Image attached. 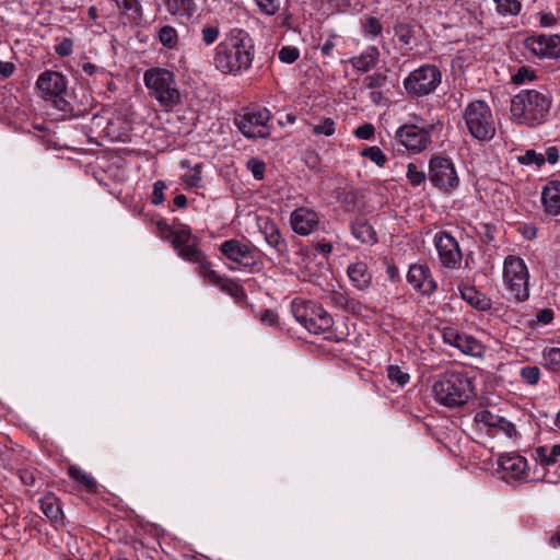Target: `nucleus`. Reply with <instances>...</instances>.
<instances>
[{"mask_svg":"<svg viewBox=\"0 0 560 560\" xmlns=\"http://www.w3.org/2000/svg\"><path fill=\"white\" fill-rule=\"evenodd\" d=\"M219 252L230 271L257 272L262 267L259 249L249 241L230 238L219 245Z\"/></svg>","mask_w":560,"mask_h":560,"instance_id":"obj_4","label":"nucleus"},{"mask_svg":"<svg viewBox=\"0 0 560 560\" xmlns=\"http://www.w3.org/2000/svg\"><path fill=\"white\" fill-rule=\"evenodd\" d=\"M347 299H348V295L346 293L340 292V291H335V290L329 292V294L327 295L328 302L332 306L339 307L341 310H343Z\"/></svg>","mask_w":560,"mask_h":560,"instance_id":"obj_57","label":"nucleus"},{"mask_svg":"<svg viewBox=\"0 0 560 560\" xmlns=\"http://www.w3.org/2000/svg\"><path fill=\"white\" fill-rule=\"evenodd\" d=\"M202 164L198 163L194 167H191L190 173L185 174L180 177L182 184L185 186V188H200L202 187V177H201V170Z\"/></svg>","mask_w":560,"mask_h":560,"instance_id":"obj_33","label":"nucleus"},{"mask_svg":"<svg viewBox=\"0 0 560 560\" xmlns=\"http://www.w3.org/2000/svg\"><path fill=\"white\" fill-rule=\"evenodd\" d=\"M560 456V444H555L552 446H538L534 451V457L539 464L544 467H550L558 462V457Z\"/></svg>","mask_w":560,"mask_h":560,"instance_id":"obj_30","label":"nucleus"},{"mask_svg":"<svg viewBox=\"0 0 560 560\" xmlns=\"http://www.w3.org/2000/svg\"><path fill=\"white\" fill-rule=\"evenodd\" d=\"M394 33L398 40L405 46L410 45L415 35L413 26L406 22L397 23L394 26Z\"/></svg>","mask_w":560,"mask_h":560,"instance_id":"obj_36","label":"nucleus"},{"mask_svg":"<svg viewBox=\"0 0 560 560\" xmlns=\"http://www.w3.org/2000/svg\"><path fill=\"white\" fill-rule=\"evenodd\" d=\"M350 229L351 234L361 243L368 245L377 243V234L365 219H355L351 222Z\"/></svg>","mask_w":560,"mask_h":560,"instance_id":"obj_27","label":"nucleus"},{"mask_svg":"<svg viewBox=\"0 0 560 560\" xmlns=\"http://www.w3.org/2000/svg\"><path fill=\"white\" fill-rule=\"evenodd\" d=\"M536 78L534 70L523 66L512 75V82L514 84H523L527 81H533Z\"/></svg>","mask_w":560,"mask_h":560,"instance_id":"obj_53","label":"nucleus"},{"mask_svg":"<svg viewBox=\"0 0 560 560\" xmlns=\"http://www.w3.org/2000/svg\"><path fill=\"white\" fill-rule=\"evenodd\" d=\"M495 428L503 431L509 438H514L517 434L515 424L501 416L500 421H498V424H495Z\"/></svg>","mask_w":560,"mask_h":560,"instance_id":"obj_59","label":"nucleus"},{"mask_svg":"<svg viewBox=\"0 0 560 560\" xmlns=\"http://www.w3.org/2000/svg\"><path fill=\"white\" fill-rule=\"evenodd\" d=\"M158 228L161 232V235L166 238H171L173 231L175 230V220L172 225H168L165 220L158 221Z\"/></svg>","mask_w":560,"mask_h":560,"instance_id":"obj_63","label":"nucleus"},{"mask_svg":"<svg viewBox=\"0 0 560 560\" xmlns=\"http://www.w3.org/2000/svg\"><path fill=\"white\" fill-rule=\"evenodd\" d=\"M313 247L325 256L332 252V244L326 240L313 243Z\"/></svg>","mask_w":560,"mask_h":560,"instance_id":"obj_64","label":"nucleus"},{"mask_svg":"<svg viewBox=\"0 0 560 560\" xmlns=\"http://www.w3.org/2000/svg\"><path fill=\"white\" fill-rule=\"evenodd\" d=\"M464 120L469 133L477 140L487 141L495 135L492 112L483 101H474L464 110Z\"/></svg>","mask_w":560,"mask_h":560,"instance_id":"obj_9","label":"nucleus"},{"mask_svg":"<svg viewBox=\"0 0 560 560\" xmlns=\"http://www.w3.org/2000/svg\"><path fill=\"white\" fill-rule=\"evenodd\" d=\"M319 223V214L307 207H299L290 214V225L293 232L301 236H307L317 231Z\"/></svg>","mask_w":560,"mask_h":560,"instance_id":"obj_19","label":"nucleus"},{"mask_svg":"<svg viewBox=\"0 0 560 560\" xmlns=\"http://www.w3.org/2000/svg\"><path fill=\"white\" fill-rule=\"evenodd\" d=\"M300 57V50L293 46H283L279 52L278 58L281 62L293 63Z\"/></svg>","mask_w":560,"mask_h":560,"instance_id":"obj_49","label":"nucleus"},{"mask_svg":"<svg viewBox=\"0 0 560 560\" xmlns=\"http://www.w3.org/2000/svg\"><path fill=\"white\" fill-rule=\"evenodd\" d=\"M171 242L180 258L198 265V268L209 261L207 255L198 247L190 226L177 219H175V230L171 236Z\"/></svg>","mask_w":560,"mask_h":560,"instance_id":"obj_10","label":"nucleus"},{"mask_svg":"<svg viewBox=\"0 0 560 560\" xmlns=\"http://www.w3.org/2000/svg\"><path fill=\"white\" fill-rule=\"evenodd\" d=\"M68 475L71 479L81 486V489L88 493H96L98 490L97 481L93 476L81 469L79 466L70 465Z\"/></svg>","mask_w":560,"mask_h":560,"instance_id":"obj_28","label":"nucleus"},{"mask_svg":"<svg viewBox=\"0 0 560 560\" xmlns=\"http://www.w3.org/2000/svg\"><path fill=\"white\" fill-rule=\"evenodd\" d=\"M442 82V71L436 65L424 63L412 70L402 81L407 95L413 100L428 96Z\"/></svg>","mask_w":560,"mask_h":560,"instance_id":"obj_8","label":"nucleus"},{"mask_svg":"<svg viewBox=\"0 0 560 560\" xmlns=\"http://www.w3.org/2000/svg\"><path fill=\"white\" fill-rule=\"evenodd\" d=\"M463 334L464 332H460L454 327H444L442 330V339L445 343L457 348Z\"/></svg>","mask_w":560,"mask_h":560,"instance_id":"obj_51","label":"nucleus"},{"mask_svg":"<svg viewBox=\"0 0 560 560\" xmlns=\"http://www.w3.org/2000/svg\"><path fill=\"white\" fill-rule=\"evenodd\" d=\"M220 35V28L218 25L206 24L201 28V39L206 45H212L215 43Z\"/></svg>","mask_w":560,"mask_h":560,"instance_id":"obj_47","label":"nucleus"},{"mask_svg":"<svg viewBox=\"0 0 560 560\" xmlns=\"http://www.w3.org/2000/svg\"><path fill=\"white\" fill-rule=\"evenodd\" d=\"M406 176L412 186L421 185L427 178L424 171L419 170V167L415 163L408 164Z\"/></svg>","mask_w":560,"mask_h":560,"instance_id":"obj_44","label":"nucleus"},{"mask_svg":"<svg viewBox=\"0 0 560 560\" xmlns=\"http://www.w3.org/2000/svg\"><path fill=\"white\" fill-rule=\"evenodd\" d=\"M198 275L209 284L218 287L222 292L231 295L236 301L246 299L244 288L233 278L222 276L214 269L209 260L197 269Z\"/></svg>","mask_w":560,"mask_h":560,"instance_id":"obj_16","label":"nucleus"},{"mask_svg":"<svg viewBox=\"0 0 560 560\" xmlns=\"http://www.w3.org/2000/svg\"><path fill=\"white\" fill-rule=\"evenodd\" d=\"M380 61V50L376 46H369L359 56L350 58L349 62L360 72H369Z\"/></svg>","mask_w":560,"mask_h":560,"instance_id":"obj_25","label":"nucleus"},{"mask_svg":"<svg viewBox=\"0 0 560 560\" xmlns=\"http://www.w3.org/2000/svg\"><path fill=\"white\" fill-rule=\"evenodd\" d=\"M38 502L42 512L56 528L65 525V514L61 502L55 493L47 492Z\"/></svg>","mask_w":560,"mask_h":560,"instance_id":"obj_21","label":"nucleus"},{"mask_svg":"<svg viewBox=\"0 0 560 560\" xmlns=\"http://www.w3.org/2000/svg\"><path fill=\"white\" fill-rule=\"evenodd\" d=\"M257 224L265 240H267L268 237H270L280 230L277 223L267 217L258 218Z\"/></svg>","mask_w":560,"mask_h":560,"instance_id":"obj_43","label":"nucleus"},{"mask_svg":"<svg viewBox=\"0 0 560 560\" xmlns=\"http://www.w3.org/2000/svg\"><path fill=\"white\" fill-rule=\"evenodd\" d=\"M167 188L164 180H156L153 184V191L151 196V202L154 206L162 205L165 201L164 190Z\"/></svg>","mask_w":560,"mask_h":560,"instance_id":"obj_54","label":"nucleus"},{"mask_svg":"<svg viewBox=\"0 0 560 560\" xmlns=\"http://www.w3.org/2000/svg\"><path fill=\"white\" fill-rule=\"evenodd\" d=\"M255 52L252 36L242 28H233L217 45L212 65L222 74L237 77L252 68Z\"/></svg>","mask_w":560,"mask_h":560,"instance_id":"obj_1","label":"nucleus"},{"mask_svg":"<svg viewBox=\"0 0 560 560\" xmlns=\"http://www.w3.org/2000/svg\"><path fill=\"white\" fill-rule=\"evenodd\" d=\"M518 162L524 165L535 164L538 167H541L545 164V155L542 153H538L533 149L526 150V152L518 156Z\"/></svg>","mask_w":560,"mask_h":560,"instance_id":"obj_42","label":"nucleus"},{"mask_svg":"<svg viewBox=\"0 0 560 560\" xmlns=\"http://www.w3.org/2000/svg\"><path fill=\"white\" fill-rule=\"evenodd\" d=\"M499 464L503 470L510 472L512 477L516 478L523 476L527 467L526 459L516 454L501 456Z\"/></svg>","mask_w":560,"mask_h":560,"instance_id":"obj_29","label":"nucleus"},{"mask_svg":"<svg viewBox=\"0 0 560 560\" xmlns=\"http://www.w3.org/2000/svg\"><path fill=\"white\" fill-rule=\"evenodd\" d=\"M335 131H336V124H335L334 119H331L329 117L324 118L320 124L314 125L312 127V133L314 136L324 135L326 137H330L335 133Z\"/></svg>","mask_w":560,"mask_h":560,"instance_id":"obj_41","label":"nucleus"},{"mask_svg":"<svg viewBox=\"0 0 560 560\" xmlns=\"http://www.w3.org/2000/svg\"><path fill=\"white\" fill-rule=\"evenodd\" d=\"M164 5L171 14H185L194 10V0H164Z\"/></svg>","mask_w":560,"mask_h":560,"instance_id":"obj_34","label":"nucleus"},{"mask_svg":"<svg viewBox=\"0 0 560 560\" xmlns=\"http://www.w3.org/2000/svg\"><path fill=\"white\" fill-rule=\"evenodd\" d=\"M433 244L442 267L447 269L462 267L463 253L459 243L448 231L441 230L436 232Z\"/></svg>","mask_w":560,"mask_h":560,"instance_id":"obj_14","label":"nucleus"},{"mask_svg":"<svg viewBox=\"0 0 560 560\" xmlns=\"http://www.w3.org/2000/svg\"><path fill=\"white\" fill-rule=\"evenodd\" d=\"M247 168L252 172L255 179L261 180L264 178L266 165L262 161L255 158L249 159L247 161Z\"/></svg>","mask_w":560,"mask_h":560,"instance_id":"obj_55","label":"nucleus"},{"mask_svg":"<svg viewBox=\"0 0 560 560\" xmlns=\"http://www.w3.org/2000/svg\"><path fill=\"white\" fill-rule=\"evenodd\" d=\"M144 84L151 98L161 107L173 109L180 103L182 95L177 85L176 75L166 68H150L143 74Z\"/></svg>","mask_w":560,"mask_h":560,"instance_id":"obj_5","label":"nucleus"},{"mask_svg":"<svg viewBox=\"0 0 560 560\" xmlns=\"http://www.w3.org/2000/svg\"><path fill=\"white\" fill-rule=\"evenodd\" d=\"M383 26L377 18L370 16L363 23V33L372 37H377L382 34Z\"/></svg>","mask_w":560,"mask_h":560,"instance_id":"obj_48","label":"nucleus"},{"mask_svg":"<svg viewBox=\"0 0 560 560\" xmlns=\"http://www.w3.org/2000/svg\"><path fill=\"white\" fill-rule=\"evenodd\" d=\"M432 393L435 401L444 407H463L477 396L475 376L464 368L446 370L438 376Z\"/></svg>","mask_w":560,"mask_h":560,"instance_id":"obj_2","label":"nucleus"},{"mask_svg":"<svg viewBox=\"0 0 560 560\" xmlns=\"http://www.w3.org/2000/svg\"><path fill=\"white\" fill-rule=\"evenodd\" d=\"M458 350H460L463 353L478 357L481 355L483 352V346L482 343L476 339L474 336L468 334H463L462 338L459 339V345L457 347Z\"/></svg>","mask_w":560,"mask_h":560,"instance_id":"obj_31","label":"nucleus"},{"mask_svg":"<svg viewBox=\"0 0 560 560\" xmlns=\"http://www.w3.org/2000/svg\"><path fill=\"white\" fill-rule=\"evenodd\" d=\"M429 180L443 192H452L459 185L454 163L443 156H434L429 162Z\"/></svg>","mask_w":560,"mask_h":560,"instance_id":"obj_12","label":"nucleus"},{"mask_svg":"<svg viewBox=\"0 0 560 560\" xmlns=\"http://www.w3.org/2000/svg\"><path fill=\"white\" fill-rule=\"evenodd\" d=\"M498 421H500V416L494 415L487 409L480 410L475 415V422L477 424H482L485 428H495Z\"/></svg>","mask_w":560,"mask_h":560,"instance_id":"obj_39","label":"nucleus"},{"mask_svg":"<svg viewBox=\"0 0 560 560\" xmlns=\"http://www.w3.org/2000/svg\"><path fill=\"white\" fill-rule=\"evenodd\" d=\"M363 310H364V306L360 301L348 296L346 305L343 307V311H346L350 314H353V315H359L362 313Z\"/></svg>","mask_w":560,"mask_h":560,"instance_id":"obj_61","label":"nucleus"},{"mask_svg":"<svg viewBox=\"0 0 560 560\" xmlns=\"http://www.w3.org/2000/svg\"><path fill=\"white\" fill-rule=\"evenodd\" d=\"M118 10L120 19L131 26L144 24V12L140 0H112Z\"/></svg>","mask_w":560,"mask_h":560,"instance_id":"obj_20","label":"nucleus"},{"mask_svg":"<svg viewBox=\"0 0 560 560\" xmlns=\"http://www.w3.org/2000/svg\"><path fill=\"white\" fill-rule=\"evenodd\" d=\"M495 12L501 16H515L522 10L520 0H493Z\"/></svg>","mask_w":560,"mask_h":560,"instance_id":"obj_32","label":"nucleus"},{"mask_svg":"<svg viewBox=\"0 0 560 560\" xmlns=\"http://www.w3.org/2000/svg\"><path fill=\"white\" fill-rule=\"evenodd\" d=\"M266 243L275 249L279 257H287L289 254V247L285 238L279 230L277 233L265 240Z\"/></svg>","mask_w":560,"mask_h":560,"instance_id":"obj_35","label":"nucleus"},{"mask_svg":"<svg viewBox=\"0 0 560 560\" xmlns=\"http://www.w3.org/2000/svg\"><path fill=\"white\" fill-rule=\"evenodd\" d=\"M348 277L353 284L360 291L366 290L372 282V273L369 270L366 262L358 260L348 266Z\"/></svg>","mask_w":560,"mask_h":560,"instance_id":"obj_23","label":"nucleus"},{"mask_svg":"<svg viewBox=\"0 0 560 560\" xmlns=\"http://www.w3.org/2000/svg\"><path fill=\"white\" fill-rule=\"evenodd\" d=\"M524 47L539 59L560 58V35L535 34L524 39Z\"/></svg>","mask_w":560,"mask_h":560,"instance_id":"obj_17","label":"nucleus"},{"mask_svg":"<svg viewBox=\"0 0 560 560\" xmlns=\"http://www.w3.org/2000/svg\"><path fill=\"white\" fill-rule=\"evenodd\" d=\"M20 479L25 486H34L36 482V471L31 468L21 469L19 471Z\"/></svg>","mask_w":560,"mask_h":560,"instance_id":"obj_62","label":"nucleus"},{"mask_svg":"<svg viewBox=\"0 0 560 560\" xmlns=\"http://www.w3.org/2000/svg\"><path fill=\"white\" fill-rule=\"evenodd\" d=\"M291 312L294 318L311 334L320 335L334 326L332 316L313 300L293 299Z\"/></svg>","mask_w":560,"mask_h":560,"instance_id":"obj_6","label":"nucleus"},{"mask_svg":"<svg viewBox=\"0 0 560 560\" xmlns=\"http://www.w3.org/2000/svg\"><path fill=\"white\" fill-rule=\"evenodd\" d=\"M541 201L546 213L550 215L560 213V180H551L545 186Z\"/></svg>","mask_w":560,"mask_h":560,"instance_id":"obj_24","label":"nucleus"},{"mask_svg":"<svg viewBox=\"0 0 560 560\" xmlns=\"http://www.w3.org/2000/svg\"><path fill=\"white\" fill-rule=\"evenodd\" d=\"M552 95L548 90H522L511 100V116L518 125L537 127L550 115Z\"/></svg>","mask_w":560,"mask_h":560,"instance_id":"obj_3","label":"nucleus"},{"mask_svg":"<svg viewBox=\"0 0 560 560\" xmlns=\"http://www.w3.org/2000/svg\"><path fill=\"white\" fill-rule=\"evenodd\" d=\"M55 51L60 57H68L73 52V42L71 38H63L55 46Z\"/></svg>","mask_w":560,"mask_h":560,"instance_id":"obj_58","label":"nucleus"},{"mask_svg":"<svg viewBox=\"0 0 560 560\" xmlns=\"http://www.w3.org/2000/svg\"><path fill=\"white\" fill-rule=\"evenodd\" d=\"M36 86L46 101L52 102L61 110L66 109L68 103L63 98V94L67 90V80L63 74L58 71L46 70L37 78Z\"/></svg>","mask_w":560,"mask_h":560,"instance_id":"obj_13","label":"nucleus"},{"mask_svg":"<svg viewBox=\"0 0 560 560\" xmlns=\"http://www.w3.org/2000/svg\"><path fill=\"white\" fill-rule=\"evenodd\" d=\"M271 114L267 108H253L234 119L235 125L246 138H267L270 135Z\"/></svg>","mask_w":560,"mask_h":560,"instance_id":"obj_11","label":"nucleus"},{"mask_svg":"<svg viewBox=\"0 0 560 560\" xmlns=\"http://www.w3.org/2000/svg\"><path fill=\"white\" fill-rule=\"evenodd\" d=\"M155 39L167 50H177L179 47V33L171 24L160 23L155 28Z\"/></svg>","mask_w":560,"mask_h":560,"instance_id":"obj_26","label":"nucleus"},{"mask_svg":"<svg viewBox=\"0 0 560 560\" xmlns=\"http://www.w3.org/2000/svg\"><path fill=\"white\" fill-rule=\"evenodd\" d=\"M262 15L273 16L280 10V0H254Z\"/></svg>","mask_w":560,"mask_h":560,"instance_id":"obj_40","label":"nucleus"},{"mask_svg":"<svg viewBox=\"0 0 560 560\" xmlns=\"http://www.w3.org/2000/svg\"><path fill=\"white\" fill-rule=\"evenodd\" d=\"M361 155L374 162L377 166L383 167L387 162V156L376 145L363 149Z\"/></svg>","mask_w":560,"mask_h":560,"instance_id":"obj_38","label":"nucleus"},{"mask_svg":"<svg viewBox=\"0 0 560 560\" xmlns=\"http://www.w3.org/2000/svg\"><path fill=\"white\" fill-rule=\"evenodd\" d=\"M353 135L361 140H371L375 135V127L371 122H365L353 130Z\"/></svg>","mask_w":560,"mask_h":560,"instance_id":"obj_56","label":"nucleus"},{"mask_svg":"<svg viewBox=\"0 0 560 560\" xmlns=\"http://www.w3.org/2000/svg\"><path fill=\"white\" fill-rule=\"evenodd\" d=\"M386 81L387 75L381 72H376L363 79V86L369 90H376L383 88Z\"/></svg>","mask_w":560,"mask_h":560,"instance_id":"obj_45","label":"nucleus"},{"mask_svg":"<svg viewBox=\"0 0 560 560\" xmlns=\"http://www.w3.org/2000/svg\"><path fill=\"white\" fill-rule=\"evenodd\" d=\"M407 282L422 295H432L438 290L431 269L427 264H413L407 272Z\"/></svg>","mask_w":560,"mask_h":560,"instance_id":"obj_18","label":"nucleus"},{"mask_svg":"<svg viewBox=\"0 0 560 560\" xmlns=\"http://www.w3.org/2000/svg\"><path fill=\"white\" fill-rule=\"evenodd\" d=\"M520 376L524 383L534 386L538 384L541 376V371L536 365H526L521 369Z\"/></svg>","mask_w":560,"mask_h":560,"instance_id":"obj_37","label":"nucleus"},{"mask_svg":"<svg viewBox=\"0 0 560 560\" xmlns=\"http://www.w3.org/2000/svg\"><path fill=\"white\" fill-rule=\"evenodd\" d=\"M433 128V125L425 128L413 124H406L396 130L395 138L409 152L413 154L420 153L431 144V131Z\"/></svg>","mask_w":560,"mask_h":560,"instance_id":"obj_15","label":"nucleus"},{"mask_svg":"<svg viewBox=\"0 0 560 560\" xmlns=\"http://www.w3.org/2000/svg\"><path fill=\"white\" fill-rule=\"evenodd\" d=\"M256 317L259 319L261 325L273 327L279 325V316L276 311L266 308L259 312Z\"/></svg>","mask_w":560,"mask_h":560,"instance_id":"obj_50","label":"nucleus"},{"mask_svg":"<svg viewBox=\"0 0 560 560\" xmlns=\"http://www.w3.org/2000/svg\"><path fill=\"white\" fill-rule=\"evenodd\" d=\"M555 318V312L551 308L539 310L536 314V318L529 322V326L535 328L538 325H548Z\"/></svg>","mask_w":560,"mask_h":560,"instance_id":"obj_52","label":"nucleus"},{"mask_svg":"<svg viewBox=\"0 0 560 560\" xmlns=\"http://www.w3.org/2000/svg\"><path fill=\"white\" fill-rule=\"evenodd\" d=\"M502 279L506 292L515 302L529 299V271L523 258L508 255L503 261Z\"/></svg>","mask_w":560,"mask_h":560,"instance_id":"obj_7","label":"nucleus"},{"mask_svg":"<svg viewBox=\"0 0 560 560\" xmlns=\"http://www.w3.org/2000/svg\"><path fill=\"white\" fill-rule=\"evenodd\" d=\"M81 68H82V71L89 77H93V75L106 77L107 75V72L105 69L100 68L98 66H96L90 61L83 62L81 65Z\"/></svg>","mask_w":560,"mask_h":560,"instance_id":"obj_60","label":"nucleus"},{"mask_svg":"<svg viewBox=\"0 0 560 560\" xmlns=\"http://www.w3.org/2000/svg\"><path fill=\"white\" fill-rule=\"evenodd\" d=\"M458 290L460 292L462 299L468 303L472 308L479 312H488L492 307V301L489 296H487L481 291L477 290L474 285H459Z\"/></svg>","mask_w":560,"mask_h":560,"instance_id":"obj_22","label":"nucleus"},{"mask_svg":"<svg viewBox=\"0 0 560 560\" xmlns=\"http://www.w3.org/2000/svg\"><path fill=\"white\" fill-rule=\"evenodd\" d=\"M387 377L389 381L395 382L400 386L406 385L410 380L409 374L402 372L397 365H389L387 368Z\"/></svg>","mask_w":560,"mask_h":560,"instance_id":"obj_46","label":"nucleus"}]
</instances>
